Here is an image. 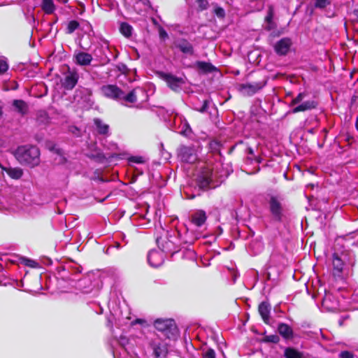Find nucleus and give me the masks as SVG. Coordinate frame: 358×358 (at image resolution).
I'll return each instance as SVG.
<instances>
[{
    "label": "nucleus",
    "mask_w": 358,
    "mask_h": 358,
    "mask_svg": "<svg viewBox=\"0 0 358 358\" xmlns=\"http://www.w3.org/2000/svg\"><path fill=\"white\" fill-rule=\"evenodd\" d=\"M234 148H235V145L231 147V148L229 150V153L231 154L234 151Z\"/></svg>",
    "instance_id": "864d4df0"
},
{
    "label": "nucleus",
    "mask_w": 358,
    "mask_h": 358,
    "mask_svg": "<svg viewBox=\"0 0 358 358\" xmlns=\"http://www.w3.org/2000/svg\"><path fill=\"white\" fill-rule=\"evenodd\" d=\"M136 90L137 88H134L127 94L123 92V97H122L121 100L129 103H136L138 100Z\"/></svg>",
    "instance_id": "393cba45"
},
{
    "label": "nucleus",
    "mask_w": 358,
    "mask_h": 358,
    "mask_svg": "<svg viewBox=\"0 0 358 358\" xmlns=\"http://www.w3.org/2000/svg\"><path fill=\"white\" fill-rule=\"evenodd\" d=\"M266 83L267 80L266 78H263L255 82L240 84L238 90L239 91L244 92L248 96H252L263 89L266 86Z\"/></svg>",
    "instance_id": "6e6552de"
},
{
    "label": "nucleus",
    "mask_w": 358,
    "mask_h": 358,
    "mask_svg": "<svg viewBox=\"0 0 358 358\" xmlns=\"http://www.w3.org/2000/svg\"><path fill=\"white\" fill-rule=\"evenodd\" d=\"M318 146H319V148H323V143H322V144L318 143Z\"/></svg>",
    "instance_id": "4d7b16f0"
},
{
    "label": "nucleus",
    "mask_w": 358,
    "mask_h": 358,
    "mask_svg": "<svg viewBox=\"0 0 358 358\" xmlns=\"http://www.w3.org/2000/svg\"><path fill=\"white\" fill-rule=\"evenodd\" d=\"M196 66L203 73H211L215 70V67L210 62L198 61L196 62Z\"/></svg>",
    "instance_id": "b1692460"
},
{
    "label": "nucleus",
    "mask_w": 358,
    "mask_h": 358,
    "mask_svg": "<svg viewBox=\"0 0 358 358\" xmlns=\"http://www.w3.org/2000/svg\"><path fill=\"white\" fill-rule=\"evenodd\" d=\"M13 106L15 110L21 116H24L29 112V106L27 102L22 99H14L13 101Z\"/></svg>",
    "instance_id": "aec40b11"
},
{
    "label": "nucleus",
    "mask_w": 358,
    "mask_h": 358,
    "mask_svg": "<svg viewBox=\"0 0 358 358\" xmlns=\"http://www.w3.org/2000/svg\"><path fill=\"white\" fill-rule=\"evenodd\" d=\"M208 105H209V101H208V100L206 99L203 101V105H202L201 108H200L197 110L199 113H203L207 110V109L208 108Z\"/></svg>",
    "instance_id": "c03bdc74"
},
{
    "label": "nucleus",
    "mask_w": 358,
    "mask_h": 358,
    "mask_svg": "<svg viewBox=\"0 0 358 358\" xmlns=\"http://www.w3.org/2000/svg\"><path fill=\"white\" fill-rule=\"evenodd\" d=\"M274 15L273 8L272 6H269L267 12V15L265 17V21L268 23H271L273 22V18Z\"/></svg>",
    "instance_id": "58836bf2"
},
{
    "label": "nucleus",
    "mask_w": 358,
    "mask_h": 358,
    "mask_svg": "<svg viewBox=\"0 0 358 358\" xmlns=\"http://www.w3.org/2000/svg\"><path fill=\"white\" fill-rule=\"evenodd\" d=\"M86 90L87 91V94H88L89 95H92V90H90V89H86Z\"/></svg>",
    "instance_id": "5fc2aeb1"
},
{
    "label": "nucleus",
    "mask_w": 358,
    "mask_h": 358,
    "mask_svg": "<svg viewBox=\"0 0 358 358\" xmlns=\"http://www.w3.org/2000/svg\"><path fill=\"white\" fill-rule=\"evenodd\" d=\"M154 327L169 339L174 340L179 334L178 328L173 319H156L154 322Z\"/></svg>",
    "instance_id": "f03ea898"
},
{
    "label": "nucleus",
    "mask_w": 358,
    "mask_h": 358,
    "mask_svg": "<svg viewBox=\"0 0 358 358\" xmlns=\"http://www.w3.org/2000/svg\"><path fill=\"white\" fill-rule=\"evenodd\" d=\"M198 4V10L203 11L208 8L209 3L208 0H196Z\"/></svg>",
    "instance_id": "c9c22d12"
},
{
    "label": "nucleus",
    "mask_w": 358,
    "mask_h": 358,
    "mask_svg": "<svg viewBox=\"0 0 358 358\" xmlns=\"http://www.w3.org/2000/svg\"><path fill=\"white\" fill-rule=\"evenodd\" d=\"M331 3V0H315L314 6L316 8L324 9Z\"/></svg>",
    "instance_id": "72a5a7b5"
},
{
    "label": "nucleus",
    "mask_w": 358,
    "mask_h": 358,
    "mask_svg": "<svg viewBox=\"0 0 358 358\" xmlns=\"http://www.w3.org/2000/svg\"><path fill=\"white\" fill-rule=\"evenodd\" d=\"M352 15L353 16V21L358 22V8H355L352 11Z\"/></svg>",
    "instance_id": "de8ad7c7"
},
{
    "label": "nucleus",
    "mask_w": 358,
    "mask_h": 358,
    "mask_svg": "<svg viewBox=\"0 0 358 358\" xmlns=\"http://www.w3.org/2000/svg\"><path fill=\"white\" fill-rule=\"evenodd\" d=\"M196 183L199 188L203 191H208L218 187V185L215 184L213 180V169L208 166L201 168L196 178Z\"/></svg>",
    "instance_id": "7ed1b4c3"
},
{
    "label": "nucleus",
    "mask_w": 358,
    "mask_h": 358,
    "mask_svg": "<svg viewBox=\"0 0 358 358\" xmlns=\"http://www.w3.org/2000/svg\"><path fill=\"white\" fill-rule=\"evenodd\" d=\"M149 347L152 350L155 358H166L168 354L167 345L158 341L152 340L149 342Z\"/></svg>",
    "instance_id": "9b49d317"
},
{
    "label": "nucleus",
    "mask_w": 358,
    "mask_h": 358,
    "mask_svg": "<svg viewBox=\"0 0 358 358\" xmlns=\"http://www.w3.org/2000/svg\"><path fill=\"white\" fill-rule=\"evenodd\" d=\"M248 159L251 160V161L252 160V158H250V157H248Z\"/></svg>",
    "instance_id": "13d9d810"
},
{
    "label": "nucleus",
    "mask_w": 358,
    "mask_h": 358,
    "mask_svg": "<svg viewBox=\"0 0 358 358\" xmlns=\"http://www.w3.org/2000/svg\"><path fill=\"white\" fill-rule=\"evenodd\" d=\"M206 213L203 210H198L191 215V222L196 227H201L206 221Z\"/></svg>",
    "instance_id": "f3484780"
},
{
    "label": "nucleus",
    "mask_w": 358,
    "mask_h": 358,
    "mask_svg": "<svg viewBox=\"0 0 358 358\" xmlns=\"http://www.w3.org/2000/svg\"><path fill=\"white\" fill-rule=\"evenodd\" d=\"M4 170L8 176L13 179H20L23 175V171L20 168H8Z\"/></svg>",
    "instance_id": "a878e982"
},
{
    "label": "nucleus",
    "mask_w": 358,
    "mask_h": 358,
    "mask_svg": "<svg viewBox=\"0 0 358 358\" xmlns=\"http://www.w3.org/2000/svg\"><path fill=\"white\" fill-rule=\"evenodd\" d=\"M284 357L285 358H303V353L294 348L288 347L284 351Z\"/></svg>",
    "instance_id": "5701e85b"
},
{
    "label": "nucleus",
    "mask_w": 358,
    "mask_h": 358,
    "mask_svg": "<svg viewBox=\"0 0 358 358\" xmlns=\"http://www.w3.org/2000/svg\"><path fill=\"white\" fill-rule=\"evenodd\" d=\"M20 260L21 264H22L27 266H29L30 268H35L38 266V264L36 261L29 259L26 257H20Z\"/></svg>",
    "instance_id": "2f4dec72"
},
{
    "label": "nucleus",
    "mask_w": 358,
    "mask_h": 358,
    "mask_svg": "<svg viewBox=\"0 0 358 358\" xmlns=\"http://www.w3.org/2000/svg\"><path fill=\"white\" fill-rule=\"evenodd\" d=\"M171 236L168 231L162 229V233L156 237V243L158 248L163 252L174 253L180 250L179 246H177L171 239Z\"/></svg>",
    "instance_id": "20e7f679"
},
{
    "label": "nucleus",
    "mask_w": 358,
    "mask_h": 358,
    "mask_svg": "<svg viewBox=\"0 0 358 358\" xmlns=\"http://www.w3.org/2000/svg\"><path fill=\"white\" fill-rule=\"evenodd\" d=\"M8 69L6 62L0 60V75L4 73Z\"/></svg>",
    "instance_id": "79ce46f5"
},
{
    "label": "nucleus",
    "mask_w": 358,
    "mask_h": 358,
    "mask_svg": "<svg viewBox=\"0 0 358 358\" xmlns=\"http://www.w3.org/2000/svg\"><path fill=\"white\" fill-rule=\"evenodd\" d=\"M332 265L334 275L339 276L343 273L345 263L336 252H334L332 255Z\"/></svg>",
    "instance_id": "dca6fc26"
},
{
    "label": "nucleus",
    "mask_w": 358,
    "mask_h": 358,
    "mask_svg": "<svg viewBox=\"0 0 358 358\" xmlns=\"http://www.w3.org/2000/svg\"><path fill=\"white\" fill-rule=\"evenodd\" d=\"M262 341L264 343H278L280 341V338L276 334H272V335L265 336L262 339Z\"/></svg>",
    "instance_id": "473e14b6"
},
{
    "label": "nucleus",
    "mask_w": 358,
    "mask_h": 358,
    "mask_svg": "<svg viewBox=\"0 0 358 358\" xmlns=\"http://www.w3.org/2000/svg\"><path fill=\"white\" fill-rule=\"evenodd\" d=\"M292 45L291 38L285 37L276 42L274 45V50L277 55L284 56L289 52Z\"/></svg>",
    "instance_id": "f8f14e48"
},
{
    "label": "nucleus",
    "mask_w": 358,
    "mask_h": 358,
    "mask_svg": "<svg viewBox=\"0 0 358 358\" xmlns=\"http://www.w3.org/2000/svg\"><path fill=\"white\" fill-rule=\"evenodd\" d=\"M159 76L166 83L169 87L176 92H180L182 86L185 83L182 78L177 77L171 73L160 72Z\"/></svg>",
    "instance_id": "0eeeda50"
},
{
    "label": "nucleus",
    "mask_w": 358,
    "mask_h": 358,
    "mask_svg": "<svg viewBox=\"0 0 358 358\" xmlns=\"http://www.w3.org/2000/svg\"><path fill=\"white\" fill-rule=\"evenodd\" d=\"M87 157L89 159L94 160L97 163L103 164L105 162H108V161L111 160L113 158H116V159L119 158L120 155L116 154V153H113V154H110L107 157L100 150H95V152L87 154Z\"/></svg>",
    "instance_id": "ddd939ff"
},
{
    "label": "nucleus",
    "mask_w": 358,
    "mask_h": 358,
    "mask_svg": "<svg viewBox=\"0 0 358 358\" xmlns=\"http://www.w3.org/2000/svg\"><path fill=\"white\" fill-rule=\"evenodd\" d=\"M269 211L273 221L282 222L285 217L283 206L278 196L272 195L268 201Z\"/></svg>",
    "instance_id": "39448f33"
},
{
    "label": "nucleus",
    "mask_w": 358,
    "mask_h": 358,
    "mask_svg": "<svg viewBox=\"0 0 358 358\" xmlns=\"http://www.w3.org/2000/svg\"><path fill=\"white\" fill-rule=\"evenodd\" d=\"M306 94L304 92H300L298 95L294 98L289 104V107L294 106L297 103H299L305 98Z\"/></svg>",
    "instance_id": "f704fd0d"
},
{
    "label": "nucleus",
    "mask_w": 358,
    "mask_h": 358,
    "mask_svg": "<svg viewBox=\"0 0 358 358\" xmlns=\"http://www.w3.org/2000/svg\"><path fill=\"white\" fill-rule=\"evenodd\" d=\"M340 358H354V355L350 351H342L339 354Z\"/></svg>",
    "instance_id": "37998d69"
},
{
    "label": "nucleus",
    "mask_w": 358,
    "mask_h": 358,
    "mask_svg": "<svg viewBox=\"0 0 358 358\" xmlns=\"http://www.w3.org/2000/svg\"><path fill=\"white\" fill-rule=\"evenodd\" d=\"M159 36L162 40H165L169 37L166 31L162 27L159 28Z\"/></svg>",
    "instance_id": "a19ab883"
},
{
    "label": "nucleus",
    "mask_w": 358,
    "mask_h": 358,
    "mask_svg": "<svg viewBox=\"0 0 358 358\" xmlns=\"http://www.w3.org/2000/svg\"><path fill=\"white\" fill-rule=\"evenodd\" d=\"M41 119V121L46 120L48 119V114L45 111H39L37 113V120Z\"/></svg>",
    "instance_id": "49530a36"
},
{
    "label": "nucleus",
    "mask_w": 358,
    "mask_h": 358,
    "mask_svg": "<svg viewBox=\"0 0 358 358\" xmlns=\"http://www.w3.org/2000/svg\"><path fill=\"white\" fill-rule=\"evenodd\" d=\"M213 13L220 18H224L225 17V11L223 8L215 4Z\"/></svg>",
    "instance_id": "4c0bfd02"
},
{
    "label": "nucleus",
    "mask_w": 358,
    "mask_h": 358,
    "mask_svg": "<svg viewBox=\"0 0 358 358\" xmlns=\"http://www.w3.org/2000/svg\"><path fill=\"white\" fill-rule=\"evenodd\" d=\"M246 152L250 155H254V150L251 147H248L246 150Z\"/></svg>",
    "instance_id": "09e8293b"
},
{
    "label": "nucleus",
    "mask_w": 358,
    "mask_h": 358,
    "mask_svg": "<svg viewBox=\"0 0 358 358\" xmlns=\"http://www.w3.org/2000/svg\"><path fill=\"white\" fill-rule=\"evenodd\" d=\"M115 68L118 71H120L123 75H127L129 73V69L127 66V65L124 63H119L115 65Z\"/></svg>",
    "instance_id": "e433bc0d"
},
{
    "label": "nucleus",
    "mask_w": 358,
    "mask_h": 358,
    "mask_svg": "<svg viewBox=\"0 0 358 358\" xmlns=\"http://www.w3.org/2000/svg\"><path fill=\"white\" fill-rule=\"evenodd\" d=\"M254 159H255V161L257 163H258V164L262 163V160H263V159H262V158L261 157H259V156H258V157H255Z\"/></svg>",
    "instance_id": "3c124183"
},
{
    "label": "nucleus",
    "mask_w": 358,
    "mask_h": 358,
    "mask_svg": "<svg viewBox=\"0 0 358 358\" xmlns=\"http://www.w3.org/2000/svg\"><path fill=\"white\" fill-rule=\"evenodd\" d=\"M93 121L99 134H108L109 131V126L107 124L103 123V121L99 118H94Z\"/></svg>",
    "instance_id": "4be33fe9"
},
{
    "label": "nucleus",
    "mask_w": 358,
    "mask_h": 358,
    "mask_svg": "<svg viewBox=\"0 0 358 358\" xmlns=\"http://www.w3.org/2000/svg\"><path fill=\"white\" fill-rule=\"evenodd\" d=\"M278 331L285 339H292L294 336V332L291 327L283 322L278 324Z\"/></svg>",
    "instance_id": "412c9836"
},
{
    "label": "nucleus",
    "mask_w": 358,
    "mask_h": 358,
    "mask_svg": "<svg viewBox=\"0 0 358 358\" xmlns=\"http://www.w3.org/2000/svg\"><path fill=\"white\" fill-rule=\"evenodd\" d=\"M74 57L76 63L80 66L90 65L93 59L92 55L85 52H79Z\"/></svg>",
    "instance_id": "a211bd4d"
},
{
    "label": "nucleus",
    "mask_w": 358,
    "mask_h": 358,
    "mask_svg": "<svg viewBox=\"0 0 358 358\" xmlns=\"http://www.w3.org/2000/svg\"><path fill=\"white\" fill-rule=\"evenodd\" d=\"M79 75L76 70L68 67L64 78L61 81L62 86L66 90H72L78 83Z\"/></svg>",
    "instance_id": "1a4fd4ad"
},
{
    "label": "nucleus",
    "mask_w": 358,
    "mask_h": 358,
    "mask_svg": "<svg viewBox=\"0 0 358 358\" xmlns=\"http://www.w3.org/2000/svg\"><path fill=\"white\" fill-rule=\"evenodd\" d=\"M80 27V23L77 20H71L69 22L66 29V34H73L76 29H78Z\"/></svg>",
    "instance_id": "c85d7f7f"
},
{
    "label": "nucleus",
    "mask_w": 358,
    "mask_h": 358,
    "mask_svg": "<svg viewBox=\"0 0 358 358\" xmlns=\"http://www.w3.org/2000/svg\"><path fill=\"white\" fill-rule=\"evenodd\" d=\"M144 322L145 321L142 319H136L133 322L134 324H143Z\"/></svg>",
    "instance_id": "8fccbe9b"
},
{
    "label": "nucleus",
    "mask_w": 358,
    "mask_h": 358,
    "mask_svg": "<svg viewBox=\"0 0 358 358\" xmlns=\"http://www.w3.org/2000/svg\"><path fill=\"white\" fill-rule=\"evenodd\" d=\"M203 358H215V352L212 348H208L202 355Z\"/></svg>",
    "instance_id": "ea45409f"
},
{
    "label": "nucleus",
    "mask_w": 358,
    "mask_h": 358,
    "mask_svg": "<svg viewBox=\"0 0 358 358\" xmlns=\"http://www.w3.org/2000/svg\"><path fill=\"white\" fill-rule=\"evenodd\" d=\"M317 106V101L314 100H308L306 101L303 102L302 103L299 104V106L294 107L292 113H298L300 112H304L306 110H310L314 108H316Z\"/></svg>",
    "instance_id": "6ab92c4d"
},
{
    "label": "nucleus",
    "mask_w": 358,
    "mask_h": 358,
    "mask_svg": "<svg viewBox=\"0 0 358 358\" xmlns=\"http://www.w3.org/2000/svg\"><path fill=\"white\" fill-rule=\"evenodd\" d=\"M73 129V130H72V132H73V134H76V131H77L78 133H79L80 130H79V129H78V127H74Z\"/></svg>",
    "instance_id": "603ef678"
},
{
    "label": "nucleus",
    "mask_w": 358,
    "mask_h": 358,
    "mask_svg": "<svg viewBox=\"0 0 358 358\" xmlns=\"http://www.w3.org/2000/svg\"><path fill=\"white\" fill-rule=\"evenodd\" d=\"M15 156L17 160L24 166L34 168L40 164V150L35 145H25L19 146Z\"/></svg>",
    "instance_id": "f257e3e1"
},
{
    "label": "nucleus",
    "mask_w": 358,
    "mask_h": 358,
    "mask_svg": "<svg viewBox=\"0 0 358 358\" xmlns=\"http://www.w3.org/2000/svg\"><path fill=\"white\" fill-rule=\"evenodd\" d=\"M175 47L178 48L181 52L188 55H193L194 54V49L193 45L189 42L186 38H180L175 43Z\"/></svg>",
    "instance_id": "4468645a"
},
{
    "label": "nucleus",
    "mask_w": 358,
    "mask_h": 358,
    "mask_svg": "<svg viewBox=\"0 0 358 358\" xmlns=\"http://www.w3.org/2000/svg\"><path fill=\"white\" fill-rule=\"evenodd\" d=\"M1 114H2V110H1V109L0 108V115H1Z\"/></svg>",
    "instance_id": "bf43d9fd"
},
{
    "label": "nucleus",
    "mask_w": 358,
    "mask_h": 358,
    "mask_svg": "<svg viewBox=\"0 0 358 358\" xmlns=\"http://www.w3.org/2000/svg\"><path fill=\"white\" fill-rule=\"evenodd\" d=\"M132 27L127 22H122L120 27V33L126 38H129L132 34Z\"/></svg>",
    "instance_id": "cd10ccee"
},
{
    "label": "nucleus",
    "mask_w": 358,
    "mask_h": 358,
    "mask_svg": "<svg viewBox=\"0 0 358 358\" xmlns=\"http://www.w3.org/2000/svg\"><path fill=\"white\" fill-rule=\"evenodd\" d=\"M271 304L267 301H262L258 306V312L266 324L270 323Z\"/></svg>",
    "instance_id": "2eb2a0df"
},
{
    "label": "nucleus",
    "mask_w": 358,
    "mask_h": 358,
    "mask_svg": "<svg viewBox=\"0 0 358 358\" xmlns=\"http://www.w3.org/2000/svg\"><path fill=\"white\" fill-rule=\"evenodd\" d=\"M129 162L136 164H143L144 162V159L142 157H131L129 158Z\"/></svg>",
    "instance_id": "a18cd8bd"
},
{
    "label": "nucleus",
    "mask_w": 358,
    "mask_h": 358,
    "mask_svg": "<svg viewBox=\"0 0 358 358\" xmlns=\"http://www.w3.org/2000/svg\"><path fill=\"white\" fill-rule=\"evenodd\" d=\"M119 52H117L115 55H114V59H116L118 57Z\"/></svg>",
    "instance_id": "6e6d98bb"
},
{
    "label": "nucleus",
    "mask_w": 358,
    "mask_h": 358,
    "mask_svg": "<svg viewBox=\"0 0 358 358\" xmlns=\"http://www.w3.org/2000/svg\"><path fill=\"white\" fill-rule=\"evenodd\" d=\"M222 147V143L220 141L217 140H213L210 141L209 143V148L211 152L214 153H219L221 155L220 152V148Z\"/></svg>",
    "instance_id": "7c9ffc66"
},
{
    "label": "nucleus",
    "mask_w": 358,
    "mask_h": 358,
    "mask_svg": "<svg viewBox=\"0 0 358 358\" xmlns=\"http://www.w3.org/2000/svg\"><path fill=\"white\" fill-rule=\"evenodd\" d=\"M41 8L45 13L50 15L52 14L55 10V6L52 0H43Z\"/></svg>",
    "instance_id": "bb28decb"
},
{
    "label": "nucleus",
    "mask_w": 358,
    "mask_h": 358,
    "mask_svg": "<svg viewBox=\"0 0 358 358\" xmlns=\"http://www.w3.org/2000/svg\"><path fill=\"white\" fill-rule=\"evenodd\" d=\"M181 160L186 163L193 164L197 160L196 153L193 147L181 146L178 150Z\"/></svg>",
    "instance_id": "9d476101"
},
{
    "label": "nucleus",
    "mask_w": 358,
    "mask_h": 358,
    "mask_svg": "<svg viewBox=\"0 0 358 358\" xmlns=\"http://www.w3.org/2000/svg\"><path fill=\"white\" fill-rule=\"evenodd\" d=\"M159 256V254L157 251H151L149 252L148 255V261L150 266L152 267H158L161 262H155L154 261V258H156L157 257Z\"/></svg>",
    "instance_id": "c756f323"
},
{
    "label": "nucleus",
    "mask_w": 358,
    "mask_h": 358,
    "mask_svg": "<svg viewBox=\"0 0 358 358\" xmlns=\"http://www.w3.org/2000/svg\"><path fill=\"white\" fill-rule=\"evenodd\" d=\"M100 91L102 95L108 99L118 101L123 97V90L115 84L102 85Z\"/></svg>",
    "instance_id": "423d86ee"
},
{
    "label": "nucleus",
    "mask_w": 358,
    "mask_h": 358,
    "mask_svg": "<svg viewBox=\"0 0 358 358\" xmlns=\"http://www.w3.org/2000/svg\"><path fill=\"white\" fill-rule=\"evenodd\" d=\"M238 143H243V141H240Z\"/></svg>",
    "instance_id": "052dcab7"
}]
</instances>
